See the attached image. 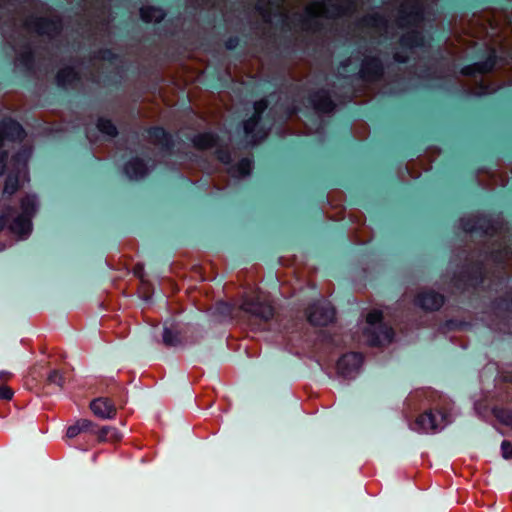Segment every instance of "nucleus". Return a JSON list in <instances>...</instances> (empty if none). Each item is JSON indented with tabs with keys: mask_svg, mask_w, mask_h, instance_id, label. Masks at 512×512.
Listing matches in <instances>:
<instances>
[{
	"mask_svg": "<svg viewBox=\"0 0 512 512\" xmlns=\"http://www.w3.org/2000/svg\"><path fill=\"white\" fill-rule=\"evenodd\" d=\"M110 432H115L116 438L122 437L120 432L115 427L104 426L99 431L96 430V434H99L101 440H108Z\"/></svg>",
	"mask_w": 512,
	"mask_h": 512,
	"instance_id": "obj_27",
	"label": "nucleus"
},
{
	"mask_svg": "<svg viewBox=\"0 0 512 512\" xmlns=\"http://www.w3.org/2000/svg\"><path fill=\"white\" fill-rule=\"evenodd\" d=\"M307 316L311 324L325 326L334 319L335 310L330 302L322 300L309 307Z\"/></svg>",
	"mask_w": 512,
	"mask_h": 512,
	"instance_id": "obj_9",
	"label": "nucleus"
},
{
	"mask_svg": "<svg viewBox=\"0 0 512 512\" xmlns=\"http://www.w3.org/2000/svg\"><path fill=\"white\" fill-rule=\"evenodd\" d=\"M241 309L264 321L270 320L274 315V309L271 304L260 297L245 299L241 304Z\"/></svg>",
	"mask_w": 512,
	"mask_h": 512,
	"instance_id": "obj_11",
	"label": "nucleus"
},
{
	"mask_svg": "<svg viewBox=\"0 0 512 512\" xmlns=\"http://www.w3.org/2000/svg\"><path fill=\"white\" fill-rule=\"evenodd\" d=\"M6 159H7L6 153L0 154V175H2L5 171Z\"/></svg>",
	"mask_w": 512,
	"mask_h": 512,
	"instance_id": "obj_36",
	"label": "nucleus"
},
{
	"mask_svg": "<svg viewBox=\"0 0 512 512\" xmlns=\"http://www.w3.org/2000/svg\"><path fill=\"white\" fill-rule=\"evenodd\" d=\"M502 456L505 459H512V444L508 441H503L501 444Z\"/></svg>",
	"mask_w": 512,
	"mask_h": 512,
	"instance_id": "obj_31",
	"label": "nucleus"
},
{
	"mask_svg": "<svg viewBox=\"0 0 512 512\" xmlns=\"http://www.w3.org/2000/svg\"><path fill=\"white\" fill-rule=\"evenodd\" d=\"M25 137L23 127L12 119H4L0 123V147L4 145L5 140L22 141Z\"/></svg>",
	"mask_w": 512,
	"mask_h": 512,
	"instance_id": "obj_12",
	"label": "nucleus"
},
{
	"mask_svg": "<svg viewBox=\"0 0 512 512\" xmlns=\"http://www.w3.org/2000/svg\"><path fill=\"white\" fill-rule=\"evenodd\" d=\"M356 4L340 3V0H322L309 4L302 15V26L305 30L316 31L322 19L338 18L349 14Z\"/></svg>",
	"mask_w": 512,
	"mask_h": 512,
	"instance_id": "obj_3",
	"label": "nucleus"
},
{
	"mask_svg": "<svg viewBox=\"0 0 512 512\" xmlns=\"http://www.w3.org/2000/svg\"><path fill=\"white\" fill-rule=\"evenodd\" d=\"M218 309L221 311V313L225 316H230L231 315V311H232V308L229 304L227 303H220L218 305Z\"/></svg>",
	"mask_w": 512,
	"mask_h": 512,
	"instance_id": "obj_35",
	"label": "nucleus"
},
{
	"mask_svg": "<svg viewBox=\"0 0 512 512\" xmlns=\"http://www.w3.org/2000/svg\"><path fill=\"white\" fill-rule=\"evenodd\" d=\"M395 60L397 62H401V63H404L406 62V58L402 57L399 53H396L395 56H394Z\"/></svg>",
	"mask_w": 512,
	"mask_h": 512,
	"instance_id": "obj_37",
	"label": "nucleus"
},
{
	"mask_svg": "<svg viewBox=\"0 0 512 512\" xmlns=\"http://www.w3.org/2000/svg\"><path fill=\"white\" fill-rule=\"evenodd\" d=\"M48 382L62 387L64 383L63 375L58 370H53L48 375Z\"/></svg>",
	"mask_w": 512,
	"mask_h": 512,
	"instance_id": "obj_28",
	"label": "nucleus"
},
{
	"mask_svg": "<svg viewBox=\"0 0 512 512\" xmlns=\"http://www.w3.org/2000/svg\"><path fill=\"white\" fill-rule=\"evenodd\" d=\"M424 21V5L422 0H407L401 5L397 23L401 28H411L400 38L403 48L413 49L425 45V37L419 31Z\"/></svg>",
	"mask_w": 512,
	"mask_h": 512,
	"instance_id": "obj_1",
	"label": "nucleus"
},
{
	"mask_svg": "<svg viewBox=\"0 0 512 512\" xmlns=\"http://www.w3.org/2000/svg\"><path fill=\"white\" fill-rule=\"evenodd\" d=\"M254 115L248 120L244 121L243 128L247 137H250V144L255 145L262 141L267 136V131L262 128H258V123L261 118V114L267 108V101L261 99L256 101L253 105Z\"/></svg>",
	"mask_w": 512,
	"mask_h": 512,
	"instance_id": "obj_7",
	"label": "nucleus"
},
{
	"mask_svg": "<svg viewBox=\"0 0 512 512\" xmlns=\"http://www.w3.org/2000/svg\"><path fill=\"white\" fill-rule=\"evenodd\" d=\"M6 248L5 244H0V252Z\"/></svg>",
	"mask_w": 512,
	"mask_h": 512,
	"instance_id": "obj_43",
	"label": "nucleus"
},
{
	"mask_svg": "<svg viewBox=\"0 0 512 512\" xmlns=\"http://www.w3.org/2000/svg\"><path fill=\"white\" fill-rule=\"evenodd\" d=\"M227 47H228L229 49H232V48L234 47L233 42H232V41H229V42H228V44H227Z\"/></svg>",
	"mask_w": 512,
	"mask_h": 512,
	"instance_id": "obj_42",
	"label": "nucleus"
},
{
	"mask_svg": "<svg viewBox=\"0 0 512 512\" xmlns=\"http://www.w3.org/2000/svg\"><path fill=\"white\" fill-rule=\"evenodd\" d=\"M90 408L101 419H112L116 415L115 405L107 398H98L91 402Z\"/></svg>",
	"mask_w": 512,
	"mask_h": 512,
	"instance_id": "obj_15",
	"label": "nucleus"
},
{
	"mask_svg": "<svg viewBox=\"0 0 512 512\" xmlns=\"http://www.w3.org/2000/svg\"><path fill=\"white\" fill-rule=\"evenodd\" d=\"M450 422L448 414L442 411H428L416 418L410 428L418 433H436Z\"/></svg>",
	"mask_w": 512,
	"mask_h": 512,
	"instance_id": "obj_6",
	"label": "nucleus"
},
{
	"mask_svg": "<svg viewBox=\"0 0 512 512\" xmlns=\"http://www.w3.org/2000/svg\"><path fill=\"white\" fill-rule=\"evenodd\" d=\"M37 208L36 195H26L21 200L20 212L11 209L0 216V231L7 227L18 239H26L32 232V218Z\"/></svg>",
	"mask_w": 512,
	"mask_h": 512,
	"instance_id": "obj_2",
	"label": "nucleus"
},
{
	"mask_svg": "<svg viewBox=\"0 0 512 512\" xmlns=\"http://www.w3.org/2000/svg\"><path fill=\"white\" fill-rule=\"evenodd\" d=\"M77 423L80 426V429L83 431V433H93L96 434V429L93 423L90 420L87 419H81L78 420Z\"/></svg>",
	"mask_w": 512,
	"mask_h": 512,
	"instance_id": "obj_30",
	"label": "nucleus"
},
{
	"mask_svg": "<svg viewBox=\"0 0 512 512\" xmlns=\"http://www.w3.org/2000/svg\"><path fill=\"white\" fill-rule=\"evenodd\" d=\"M81 433H83V431L80 429L79 424L76 422L74 425L68 427L66 435L68 438H74Z\"/></svg>",
	"mask_w": 512,
	"mask_h": 512,
	"instance_id": "obj_33",
	"label": "nucleus"
},
{
	"mask_svg": "<svg viewBox=\"0 0 512 512\" xmlns=\"http://www.w3.org/2000/svg\"><path fill=\"white\" fill-rule=\"evenodd\" d=\"M97 128L101 133L110 137L117 134L115 125L108 119L100 118L97 122Z\"/></svg>",
	"mask_w": 512,
	"mask_h": 512,
	"instance_id": "obj_25",
	"label": "nucleus"
},
{
	"mask_svg": "<svg viewBox=\"0 0 512 512\" xmlns=\"http://www.w3.org/2000/svg\"><path fill=\"white\" fill-rule=\"evenodd\" d=\"M217 158L224 164H230L231 154L229 151L219 149L217 150Z\"/></svg>",
	"mask_w": 512,
	"mask_h": 512,
	"instance_id": "obj_32",
	"label": "nucleus"
},
{
	"mask_svg": "<svg viewBox=\"0 0 512 512\" xmlns=\"http://www.w3.org/2000/svg\"><path fill=\"white\" fill-rule=\"evenodd\" d=\"M443 302V296L432 290L420 293L416 299V304L425 310H437Z\"/></svg>",
	"mask_w": 512,
	"mask_h": 512,
	"instance_id": "obj_16",
	"label": "nucleus"
},
{
	"mask_svg": "<svg viewBox=\"0 0 512 512\" xmlns=\"http://www.w3.org/2000/svg\"><path fill=\"white\" fill-rule=\"evenodd\" d=\"M310 102L319 113H330L334 110L335 104L327 91L321 90L310 96Z\"/></svg>",
	"mask_w": 512,
	"mask_h": 512,
	"instance_id": "obj_17",
	"label": "nucleus"
},
{
	"mask_svg": "<svg viewBox=\"0 0 512 512\" xmlns=\"http://www.w3.org/2000/svg\"><path fill=\"white\" fill-rule=\"evenodd\" d=\"M124 172L129 179L138 180L148 174L149 167L143 160L135 158L126 163Z\"/></svg>",
	"mask_w": 512,
	"mask_h": 512,
	"instance_id": "obj_18",
	"label": "nucleus"
},
{
	"mask_svg": "<svg viewBox=\"0 0 512 512\" xmlns=\"http://www.w3.org/2000/svg\"><path fill=\"white\" fill-rule=\"evenodd\" d=\"M56 80L58 86L66 88L75 84L78 74L73 67H65L58 72Z\"/></svg>",
	"mask_w": 512,
	"mask_h": 512,
	"instance_id": "obj_21",
	"label": "nucleus"
},
{
	"mask_svg": "<svg viewBox=\"0 0 512 512\" xmlns=\"http://www.w3.org/2000/svg\"><path fill=\"white\" fill-rule=\"evenodd\" d=\"M253 161L251 158H242L236 164L230 165L228 168L229 174L234 178H242L248 176L252 170Z\"/></svg>",
	"mask_w": 512,
	"mask_h": 512,
	"instance_id": "obj_19",
	"label": "nucleus"
},
{
	"mask_svg": "<svg viewBox=\"0 0 512 512\" xmlns=\"http://www.w3.org/2000/svg\"><path fill=\"white\" fill-rule=\"evenodd\" d=\"M496 64V55L492 51L488 58L483 62L474 63L471 65L464 66L461 69V74L464 76H473L476 74H484L493 70Z\"/></svg>",
	"mask_w": 512,
	"mask_h": 512,
	"instance_id": "obj_14",
	"label": "nucleus"
},
{
	"mask_svg": "<svg viewBox=\"0 0 512 512\" xmlns=\"http://www.w3.org/2000/svg\"><path fill=\"white\" fill-rule=\"evenodd\" d=\"M383 72V66L378 57H365L358 71L360 77L364 80H377Z\"/></svg>",
	"mask_w": 512,
	"mask_h": 512,
	"instance_id": "obj_13",
	"label": "nucleus"
},
{
	"mask_svg": "<svg viewBox=\"0 0 512 512\" xmlns=\"http://www.w3.org/2000/svg\"><path fill=\"white\" fill-rule=\"evenodd\" d=\"M32 154L30 147H23L11 159V171L6 179L4 193L11 195L26 182H29L27 163Z\"/></svg>",
	"mask_w": 512,
	"mask_h": 512,
	"instance_id": "obj_4",
	"label": "nucleus"
},
{
	"mask_svg": "<svg viewBox=\"0 0 512 512\" xmlns=\"http://www.w3.org/2000/svg\"><path fill=\"white\" fill-rule=\"evenodd\" d=\"M366 22L368 25L373 26L379 30L385 29L387 27V20L378 14L368 16L366 18Z\"/></svg>",
	"mask_w": 512,
	"mask_h": 512,
	"instance_id": "obj_26",
	"label": "nucleus"
},
{
	"mask_svg": "<svg viewBox=\"0 0 512 512\" xmlns=\"http://www.w3.org/2000/svg\"><path fill=\"white\" fill-rule=\"evenodd\" d=\"M24 27L29 32L53 38L60 33L62 26L58 19L29 17L25 20Z\"/></svg>",
	"mask_w": 512,
	"mask_h": 512,
	"instance_id": "obj_8",
	"label": "nucleus"
},
{
	"mask_svg": "<svg viewBox=\"0 0 512 512\" xmlns=\"http://www.w3.org/2000/svg\"><path fill=\"white\" fill-rule=\"evenodd\" d=\"M162 338L163 343L168 347H176L181 344L178 333L167 326L164 327Z\"/></svg>",
	"mask_w": 512,
	"mask_h": 512,
	"instance_id": "obj_24",
	"label": "nucleus"
},
{
	"mask_svg": "<svg viewBox=\"0 0 512 512\" xmlns=\"http://www.w3.org/2000/svg\"><path fill=\"white\" fill-rule=\"evenodd\" d=\"M462 226H463L464 230H466V231H474V229H475L474 225H469L466 223H463Z\"/></svg>",
	"mask_w": 512,
	"mask_h": 512,
	"instance_id": "obj_38",
	"label": "nucleus"
},
{
	"mask_svg": "<svg viewBox=\"0 0 512 512\" xmlns=\"http://www.w3.org/2000/svg\"><path fill=\"white\" fill-rule=\"evenodd\" d=\"M496 417L504 424L512 428V411L500 410L496 412Z\"/></svg>",
	"mask_w": 512,
	"mask_h": 512,
	"instance_id": "obj_29",
	"label": "nucleus"
},
{
	"mask_svg": "<svg viewBox=\"0 0 512 512\" xmlns=\"http://www.w3.org/2000/svg\"><path fill=\"white\" fill-rule=\"evenodd\" d=\"M350 63H351V59H348V60H346V61L342 62L341 66H342L343 71H345V68H346L347 66H349V65H350Z\"/></svg>",
	"mask_w": 512,
	"mask_h": 512,
	"instance_id": "obj_39",
	"label": "nucleus"
},
{
	"mask_svg": "<svg viewBox=\"0 0 512 512\" xmlns=\"http://www.w3.org/2000/svg\"><path fill=\"white\" fill-rule=\"evenodd\" d=\"M9 373L6 372V371H1L0 372V378H4L5 376H7Z\"/></svg>",
	"mask_w": 512,
	"mask_h": 512,
	"instance_id": "obj_41",
	"label": "nucleus"
},
{
	"mask_svg": "<svg viewBox=\"0 0 512 512\" xmlns=\"http://www.w3.org/2000/svg\"><path fill=\"white\" fill-rule=\"evenodd\" d=\"M140 16L147 23H158L164 19L165 12L158 7L144 6L140 9Z\"/></svg>",
	"mask_w": 512,
	"mask_h": 512,
	"instance_id": "obj_22",
	"label": "nucleus"
},
{
	"mask_svg": "<svg viewBox=\"0 0 512 512\" xmlns=\"http://www.w3.org/2000/svg\"><path fill=\"white\" fill-rule=\"evenodd\" d=\"M363 357L360 353L351 352L343 355L337 362V372L344 379L355 378L362 367Z\"/></svg>",
	"mask_w": 512,
	"mask_h": 512,
	"instance_id": "obj_10",
	"label": "nucleus"
},
{
	"mask_svg": "<svg viewBox=\"0 0 512 512\" xmlns=\"http://www.w3.org/2000/svg\"><path fill=\"white\" fill-rule=\"evenodd\" d=\"M120 438L115 437V432H110L108 440H119Z\"/></svg>",
	"mask_w": 512,
	"mask_h": 512,
	"instance_id": "obj_40",
	"label": "nucleus"
},
{
	"mask_svg": "<svg viewBox=\"0 0 512 512\" xmlns=\"http://www.w3.org/2000/svg\"><path fill=\"white\" fill-rule=\"evenodd\" d=\"M193 144L200 149H208L216 146L217 136L211 132H205L194 136Z\"/></svg>",
	"mask_w": 512,
	"mask_h": 512,
	"instance_id": "obj_23",
	"label": "nucleus"
},
{
	"mask_svg": "<svg viewBox=\"0 0 512 512\" xmlns=\"http://www.w3.org/2000/svg\"><path fill=\"white\" fill-rule=\"evenodd\" d=\"M13 396V391L7 386L0 387V399L10 400Z\"/></svg>",
	"mask_w": 512,
	"mask_h": 512,
	"instance_id": "obj_34",
	"label": "nucleus"
},
{
	"mask_svg": "<svg viewBox=\"0 0 512 512\" xmlns=\"http://www.w3.org/2000/svg\"><path fill=\"white\" fill-rule=\"evenodd\" d=\"M382 312L374 309L367 315V327L364 331L367 341L370 345L377 346L388 344L393 340L394 332L392 328L382 323Z\"/></svg>",
	"mask_w": 512,
	"mask_h": 512,
	"instance_id": "obj_5",
	"label": "nucleus"
},
{
	"mask_svg": "<svg viewBox=\"0 0 512 512\" xmlns=\"http://www.w3.org/2000/svg\"><path fill=\"white\" fill-rule=\"evenodd\" d=\"M149 140L155 145H161L169 148L171 143V135L161 127H153L147 131Z\"/></svg>",
	"mask_w": 512,
	"mask_h": 512,
	"instance_id": "obj_20",
	"label": "nucleus"
}]
</instances>
